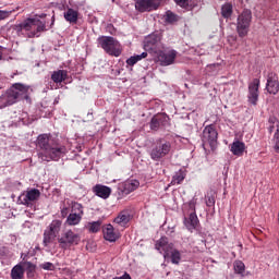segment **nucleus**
I'll list each match as a JSON object with an SVG mask.
<instances>
[{
	"label": "nucleus",
	"mask_w": 279,
	"mask_h": 279,
	"mask_svg": "<svg viewBox=\"0 0 279 279\" xmlns=\"http://www.w3.org/2000/svg\"><path fill=\"white\" fill-rule=\"evenodd\" d=\"M266 90L269 95H278L279 93V82L278 76L274 73H269L267 77Z\"/></svg>",
	"instance_id": "dca6fc26"
},
{
	"label": "nucleus",
	"mask_w": 279,
	"mask_h": 279,
	"mask_svg": "<svg viewBox=\"0 0 279 279\" xmlns=\"http://www.w3.org/2000/svg\"><path fill=\"white\" fill-rule=\"evenodd\" d=\"M233 269H234V274H239L240 276H243V274H245V264L242 260H235L233 263Z\"/></svg>",
	"instance_id": "473e14b6"
},
{
	"label": "nucleus",
	"mask_w": 279,
	"mask_h": 279,
	"mask_svg": "<svg viewBox=\"0 0 279 279\" xmlns=\"http://www.w3.org/2000/svg\"><path fill=\"white\" fill-rule=\"evenodd\" d=\"M205 204L208 208H213L215 206V191L210 190L205 196Z\"/></svg>",
	"instance_id": "72a5a7b5"
},
{
	"label": "nucleus",
	"mask_w": 279,
	"mask_h": 279,
	"mask_svg": "<svg viewBox=\"0 0 279 279\" xmlns=\"http://www.w3.org/2000/svg\"><path fill=\"white\" fill-rule=\"evenodd\" d=\"M98 45H100L101 49H104V51L109 56H114V58H119V56H121V44H119V40L114 39V37H99Z\"/></svg>",
	"instance_id": "20e7f679"
},
{
	"label": "nucleus",
	"mask_w": 279,
	"mask_h": 279,
	"mask_svg": "<svg viewBox=\"0 0 279 279\" xmlns=\"http://www.w3.org/2000/svg\"><path fill=\"white\" fill-rule=\"evenodd\" d=\"M170 256H171V263H173V265H180V260H182V255L180 254V251L173 250L170 253Z\"/></svg>",
	"instance_id": "f704fd0d"
},
{
	"label": "nucleus",
	"mask_w": 279,
	"mask_h": 279,
	"mask_svg": "<svg viewBox=\"0 0 279 279\" xmlns=\"http://www.w3.org/2000/svg\"><path fill=\"white\" fill-rule=\"evenodd\" d=\"M145 58H147V52H142L141 54L132 56L126 60V64L129 66H134L136 62H140V60H143Z\"/></svg>",
	"instance_id": "7c9ffc66"
},
{
	"label": "nucleus",
	"mask_w": 279,
	"mask_h": 279,
	"mask_svg": "<svg viewBox=\"0 0 279 279\" xmlns=\"http://www.w3.org/2000/svg\"><path fill=\"white\" fill-rule=\"evenodd\" d=\"M53 23H56V17L54 16H52L51 25H53Z\"/></svg>",
	"instance_id": "37998d69"
},
{
	"label": "nucleus",
	"mask_w": 279,
	"mask_h": 279,
	"mask_svg": "<svg viewBox=\"0 0 279 279\" xmlns=\"http://www.w3.org/2000/svg\"><path fill=\"white\" fill-rule=\"evenodd\" d=\"M219 134L217 133V129H215V125L210 124L207 125L203 130L202 141H203V147H206V145H209L211 149H215L217 147V138Z\"/></svg>",
	"instance_id": "1a4fd4ad"
},
{
	"label": "nucleus",
	"mask_w": 279,
	"mask_h": 279,
	"mask_svg": "<svg viewBox=\"0 0 279 279\" xmlns=\"http://www.w3.org/2000/svg\"><path fill=\"white\" fill-rule=\"evenodd\" d=\"M252 23V11L248 9L243 10V12L238 16L236 32L240 38H245L250 32V25Z\"/></svg>",
	"instance_id": "423d86ee"
},
{
	"label": "nucleus",
	"mask_w": 279,
	"mask_h": 279,
	"mask_svg": "<svg viewBox=\"0 0 279 279\" xmlns=\"http://www.w3.org/2000/svg\"><path fill=\"white\" fill-rule=\"evenodd\" d=\"M61 215H62V217H66V215H69V208H63L61 210Z\"/></svg>",
	"instance_id": "79ce46f5"
},
{
	"label": "nucleus",
	"mask_w": 279,
	"mask_h": 279,
	"mask_svg": "<svg viewBox=\"0 0 279 279\" xmlns=\"http://www.w3.org/2000/svg\"><path fill=\"white\" fill-rule=\"evenodd\" d=\"M41 269H45V271H53L56 269V266L51 262H46L41 265H39Z\"/></svg>",
	"instance_id": "4c0bfd02"
},
{
	"label": "nucleus",
	"mask_w": 279,
	"mask_h": 279,
	"mask_svg": "<svg viewBox=\"0 0 279 279\" xmlns=\"http://www.w3.org/2000/svg\"><path fill=\"white\" fill-rule=\"evenodd\" d=\"M245 151V143L241 141H235L231 144V153L233 156H243Z\"/></svg>",
	"instance_id": "4be33fe9"
},
{
	"label": "nucleus",
	"mask_w": 279,
	"mask_h": 279,
	"mask_svg": "<svg viewBox=\"0 0 279 279\" xmlns=\"http://www.w3.org/2000/svg\"><path fill=\"white\" fill-rule=\"evenodd\" d=\"M114 223L118 226H128L130 223V211L123 210L121 211L117 218H114Z\"/></svg>",
	"instance_id": "b1692460"
},
{
	"label": "nucleus",
	"mask_w": 279,
	"mask_h": 279,
	"mask_svg": "<svg viewBox=\"0 0 279 279\" xmlns=\"http://www.w3.org/2000/svg\"><path fill=\"white\" fill-rule=\"evenodd\" d=\"M169 151H171V143L162 138L157 140L150 150V158L155 162H160L165 156H169Z\"/></svg>",
	"instance_id": "39448f33"
},
{
	"label": "nucleus",
	"mask_w": 279,
	"mask_h": 279,
	"mask_svg": "<svg viewBox=\"0 0 279 279\" xmlns=\"http://www.w3.org/2000/svg\"><path fill=\"white\" fill-rule=\"evenodd\" d=\"M57 236H58V235H56V233H53V232H51V231H48V229H46V230L44 231V241H43L44 247H49L50 243H51L52 241H56V238H57Z\"/></svg>",
	"instance_id": "cd10ccee"
},
{
	"label": "nucleus",
	"mask_w": 279,
	"mask_h": 279,
	"mask_svg": "<svg viewBox=\"0 0 279 279\" xmlns=\"http://www.w3.org/2000/svg\"><path fill=\"white\" fill-rule=\"evenodd\" d=\"M29 90H32L29 85L15 83L0 97V102L7 108V106H13L20 99H29Z\"/></svg>",
	"instance_id": "7ed1b4c3"
},
{
	"label": "nucleus",
	"mask_w": 279,
	"mask_h": 279,
	"mask_svg": "<svg viewBox=\"0 0 279 279\" xmlns=\"http://www.w3.org/2000/svg\"><path fill=\"white\" fill-rule=\"evenodd\" d=\"M88 230L89 232H93V233L99 232V230H101V220L89 222Z\"/></svg>",
	"instance_id": "c9c22d12"
},
{
	"label": "nucleus",
	"mask_w": 279,
	"mask_h": 279,
	"mask_svg": "<svg viewBox=\"0 0 279 279\" xmlns=\"http://www.w3.org/2000/svg\"><path fill=\"white\" fill-rule=\"evenodd\" d=\"M36 147H38V158L43 162H51L60 160L66 154V147L53 143L51 135L40 134L36 140Z\"/></svg>",
	"instance_id": "f257e3e1"
},
{
	"label": "nucleus",
	"mask_w": 279,
	"mask_h": 279,
	"mask_svg": "<svg viewBox=\"0 0 279 279\" xmlns=\"http://www.w3.org/2000/svg\"><path fill=\"white\" fill-rule=\"evenodd\" d=\"M232 12H233V9H232V4L231 3H225L221 7V16L223 19H230V16H232Z\"/></svg>",
	"instance_id": "2f4dec72"
},
{
	"label": "nucleus",
	"mask_w": 279,
	"mask_h": 279,
	"mask_svg": "<svg viewBox=\"0 0 279 279\" xmlns=\"http://www.w3.org/2000/svg\"><path fill=\"white\" fill-rule=\"evenodd\" d=\"M17 36H25L26 38H40L43 32H47V25L39 19L28 17L21 24L13 26Z\"/></svg>",
	"instance_id": "f03ea898"
},
{
	"label": "nucleus",
	"mask_w": 279,
	"mask_h": 279,
	"mask_svg": "<svg viewBox=\"0 0 279 279\" xmlns=\"http://www.w3.org/2000/svg\"><path fill=\"white\" fill-rule=\"evenodd\" d=\"M104 239L110 243H114L119 239V234L114 232V227L112 225H107L102 228Z\"/></svg>",
	"instance_id": "6ab92c4d"
},
{
	"label": "nucleus",
	"mask_w": 279,
	"mask_h": 279,
	"mask_svg": "<svg viewBox=\"0 0 279 279\" xmlns=\"http://www.w3.org/2000/svg\"><path fill=\"white\" fill-rule=\"evenodd\" d=\"M45 17V15H40V19H44Z\"/></svg>",
	"instance_id": "a18cd8bd"
},
{
	"label": "nucleus",
	"mask_w": 279,
	"mask_h": 279,
	"mask_svg": "<svg viewBox=\"0 0 279 279\" xmlns=\"http://www.w3.org/2000/svg\"><path fill=\"white\" fill-rule=\"evenodd\" d=\"M65 21H68V23H77V19L80 17V13L73 9H68L64 14H63Z\"/></svg>",
	"instance_id": "a878e982"
},
{
	"label": "nucleus",
	"mask_w": 279,
	"mask_h": 279,
	"mask_svg": "<svg viewBox=\"0 0 279 279\" xmlns=\"http://www.w3.org/2000/svg\"><path fill=\"white\" fill-rule=\"evenodd\" d=\"M81 241L80 234L68 230L60 238H58V243L61 250H69L71 245H78Z\"/></svg>",
	"instance_id": "6e6552de"
},
{
	"label": "nucleus",
	"mask_w": 279,
	"mask_h": 279,
	"mask_svg": "<svg viewBox=\"0 0 279 279\" xmlns=\"http://www.w3.org/2000/svg\"><path fill=\"white\" fill-rule=\"evenodd\" d=\"M260 87V80L254 78L252 83L248 84V101L253 106H256L258 101V88Z\"/></svg>",
	"instance_id": "2eb2a0df"
},
{
	"label": "nucleus",
	"mask_w": 279,
	"mask_h": 279,
	"mask_svg": "<svg viewBox=\"0 0 279 279\" xmlns=\"http://www.w3.org/2000/svg\"><path fill=\"white\" fill-rule=\"evenodd\" d=\"M40 197V190L32 189L25 195L23 204H29V202H36Z\"/></svg>",
	"instance_id": "393cba45"
},
{
	"label": "nucleus",
	"mask_w": 279,
	"mask_h": 279,
	"mask_svg": "<svg viewBox=\"0 0 279 279\" xmlns=\"http://www.w3.org/2000/svg\"><path fill=\"white\" fill-rule=\"evenodd\" d=\"M22 268L26 271L27 278H34V274H36V265L32 262H22Z\"/></svg>",
	"instance_id": "bb28decb"
},
{
	"label": "nucleus",
	"mask_w": 279,
	"mask_h": 279,
	"mask_svg": "<svg viewBox=\"0 0 279 279\" xmlns=\"http://www.w3.org/2000/svg\"><path fill=\"white\" fill-rule=\"evenodd\" d=\"M177 5L183 8L184 10H189V0H174Z\"/></svg>",
	"instance_id": "58836bf2"
},
{
	"label": "nucleus",
	"mask_w": 279,
	"mask_h": 279,
	"mask_svg": "<svg viewBox=\"0 0 279 279\" xmlns=\"http://www.w3.org/2000/svg\"><path fill=\"white\" fill-rule=\"evenodd\" d=\"M184 226L187 230L192 231L199 226V218H197V214L191 213L189 218H184Z\"/></svg>",
	"instance_id": "aec40b11"
},
{
	"label": "nucleus",
	"mask_w": 279,
	"mask_h": 279,
	"mask_svg": "<svg viewBox=\"0 0 279 279\" xmlns=\"http://www.w3.org/2000/svg\"><path fill=\"white\" fill-rule=\"evenodd\" d=\"M62 228V220H52V222L48 227V231L52 232V234H60V230Z\"/></svg>",
	"instance_id": "c756f323"
},
{
	"label": "nucleus",
	"mask_w": 279,
	"mask_h": 279,
	"mask_svg": "<svg viewBox=\"0 0 279 279\" xmlns=\"http://www.w3.org/2000/svg\"><path fill=\"white\" fill-rule=\"evenodd\" d=\"M155 248L160 252V254L163 253V257L167 258V256H169L173 251V244L169 243L167 236H162L156 242Z\"/></svg>",
	"instance_id": "4468645a"
},
{
	"label": "nucleus",
	"mask_w": 279,
	"mask_h": 279,
	"mask_svg": "<svg viewBox=\"0 0 279 279\" xmlns=\"http://www.w3.org/2000/svg\"><path fill=\"white\" fill-rule=\"evenodd\" d=\"M11 278L12 279H23L25 278V269L23 268V264L20 263L15 265L11 270Z\"/></svg>",
	"instance_id": "5701e85b"
},
{
	"label": "nucleus",
	"mask_w": 279,
	"mask_h": 279,
	"mask_svg": "<svg viewBox=\"0 0 279 279\" xmlns=\"http://www.w3.org/2000/svg\"><path fill=\"white\" fill-rule=\"evenodd\" d=\"M8 16V12L5 11H0V21H3Z\"/></svg>",
	"instance_id": "a19ab883"
},
{
	"label": "nucleus",
	"mask_w": 279,
	"mask_h": 279,
	"mask_svg": "<svg viewBox=\"0 0 279 279\" xmlns=\"http://www.w3.org/2000/svg\"><path fill=\"white\" fill-rule=\"evenodd\" d=\"M185 178H186V172L184 170H179L172 177L171 184L172 185L182 184V182H184Z\"/></svg>",
	"instance_id": "c85d7f7f"
},
{
	"label": "nucleus",
	"mask_w": 279,
	"mask_h": 279,
	"mask_svg": "<svg viewBox=\"0 0 279 279\" xmlns=\"http://www.w3.org/2000/svg\"><path fill=\"white\" fill-rule=\"evenodd\" d=\"M66 77H69V72H66V70H58L51 74V80L54 84H62Z\"/></svg>",
	"instance_id": "412c9836"
},
{
	"label": "nucleus",
	"mask_w": 279,
	"mask_h": 279,
	"mask_svg": "<svg viewBox=\"0 0 279 279\" xmlns=\"http://www.w3.org/2000/svg\"><path fill=\"white\" fill-rule=\"evenodd\" d=\"M179 17L178 14L171 12V11H167L166 12V23H178Z\"/></svg>",
	"instance_id": "e433bc0d"
},
{
	"label": "nucleus",
	"mask_w": 279,
	"mask_h": 279,
	"mask_svg": "<svg viewBox=\"0 0 279 279\" xmlns=\"http://www.w3.org/2000/svg\"><path fill=\"white\" fill-rule=\"evenodd\" d=\"M269 123H270L269 132L271 133L274 132V130H276L274 135V143H275L274 148H275V151L279 154V121L276 118H270Z\"/></svg>",
	"instance_id": "f3484780"
},
{
	"label": "nucleus",
	"mask_w": 279,
	"mask_h": 279,
	"mask_svg": "<svg viewBox=\"0 0 279 279\" xmlns=\"http://www.w3.org/2000/svg\"><path fill=\"white\" fill-rule=\"evenodd\" d=\"M144 49L148 51V53L158 54L162 49H165V45H162V38L158 34H151L147 36L144 40Z\"/></svg>",
	"instance_id": "0eeeda50"
},
{
	"label": "nucleus",
	"mask_w": 279,
	"mask_h": 279,
	"mask_svg": "<svg viewBox=\"0 0 279 279\" xmlns=\"http://www.w3.org/2000/svg\"><path fill=\"white\" fill-rule=\"evenodd\" d=\"M157 56L161 66H170V64H173V62H175V58H178V51L170 50L168 52H165L160 50Z\"/></svg>",
	"instance_id": "f8f14e48"
},
{
	"label": "nucleus",
	"mask_w": 279,
	"mask_h": 279,
	"mask_svg": "<svg viewBox=\"0 0 279 279\" xmlns=\"http://www.w3.org/2000/svg\"><path fill=\"white\" fill-rule=\"evenodd\" d=\"M93 191L95 195H97V197H101V199H108V197H110L112 194V189L102 184H96L93 187Z\"/></svg>",
	"instance_id": "a211bd4d"
},
{
	"label": "nucleus",
	"mask_w": 279,
	"mask_h": 279,
	"mask_svg": "<svg viewBox=\"0 0 279 279\" xmlns=\"http://www.w3.org/2000/svg\"><path fill=\"white\" fill-rule=\"evenodd\" d=\"M1 58H3V53H2L1 50H0V60H1Z\"/></svg>",
	"instance_id": "c03bdc74"
},
{
	"label": "nucleus",
	"mask_w": 279,
	"mask_h": 279,
	"mask_svg": "<svg viewBox=\"0 0 279 279\" xmlns=\"http://www.w3.org/2000/svg\"><path fill=\"white\" fill-rule=\"evenodd\" d=\"M82 215H84V211L82 210V204L74 203L72 205V214H70L66 219L68 226H77V223L82 221Z\"/></svg>",
	"instance_id": "9b49d317"
},
{
	"label": "nucleus",
	"mask_w": 279,
	"mask_h": 279,
	"mask_svg": "<svg viewBox=\"0 0 279 279\" xmlns=\"http://www.w3.org/2000/svg\"><path fill=\"white\" fill-rule=\"evenodd\" d=\"M126 186H129L131 191H136V189H138V181H135L134 183H128Z\"/></svg>",
	"instance_id": "ea45409f"
},
{
	"label": "nucleus",
	"mask_w": 279,
	"mask_h": 279,
	"mask_svg": "<svg viewBox=\"0 0 279 279\" xmlns=\"http://www.w3.org/2000/svg\"><path fill=\"white\" fill-rule=\"evenodd\" d=\"M162 0H136L135 1V10L137 12H154V10H158Z\"/></svg>",
	"instance_id": "9d476101"
},
{
	"label": "nucleus",
	"mask_w": 279,
	"mask_h": 279,
	"mask_svg": "<svg viewBox=\"0 0 279 279\" xmlns=\"http://www.w3.org/2000/svg\"><path fill=\"white\" fill-rule=\"evenodd\" d=\"M169 123V116L167 113H157L150 120V130L158 132L160 128H165Z\"/></svg>",
	"instance_id": "ddd939ff"
}]
</instances>
